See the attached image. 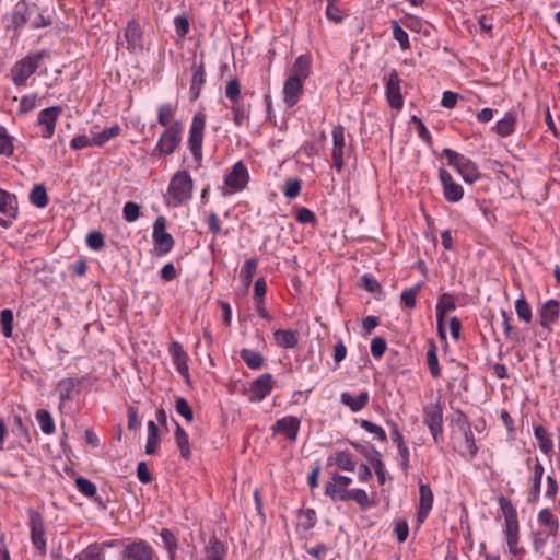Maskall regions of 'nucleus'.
<instances>
[{"label": "nucleus", "instance_id": "32", "mask_svg": "<svg viewBox=\"0 0 560 560\" xmlns=\"http://www.w3.org/2000/svg\"><path fill=\"white\" fill-rule=\"evenodd\" d=\"M534 436L538 441L539 448L545 455H549L552 453L553 441L551 439L550 433L544 425L534 427Z\"/></svg>", "mask_w": 560, "mask_h": 560}, {"label": "nucleus", "instance_id": "19", "mask_svg": "<svg viewBox=\"0 0 560 560\" xmlns=\"http://www.w3.org/2000/svg\"><path fill=\"white\" fill-rule=\"evenodd\" d=\"M125 38L127 49L130 52L138 54L143 50V32L138 21L131 20L128 22L125 30Z\"/></svg>", "mask_w": 560, "mask_h": 560}, {"label": "nucleus", "instance_id": "42", "mask_svg": "<svg viewBox=\"0 0 560 560\" xmlns=\"http://www.w3.org/2000/svg\"><path fill=\"white\" fill-rule=\"evenodd\" d=\"M30 201L37 208H45L48 205V195L43 184L35 185L30 192Z\"/></svg>", "mask_w": 560, "mask_h": 560}, {"label": "nucleus", "instance_id": "62", "mask_svg": "<svg viewBox=\"0 0 560 560\" xmlns=\"http://www.w3.org/2000/svg\"><path fill=\"white\" fill-rule=\"evenodd\" d=\"M387 349L386 340L383 337H374L371 341V354L375 359H381Z\"/></svg>", "mask_w": 560, "mask_h": 560}, {"label": "nucleus", "instance_id": "30", "mask_svg": "<svg viewBox=\"0 0 560 560\" xmlns=\"http://www.w3.org/2000/svg\"><path fill=\"white\" fill-rule=\"evenodd\" d=\"M178 109L177 102L172 103H163L158 107V122L165 129L172 127V124L174 122L173 119L176 115V112Z\"/></svg>", "mask_w": 560, "mask_h": 560}, {"label": "nucleus", "instance_id": "53", "mask_svg": "<svg viewBox=\"0 0 560 560\" xmlns=\"http://www.w3.org/2000/svg\"><path fill=\"white\" fill-rule=\"evenodd\" d=\"M295 219L301 224H310L312 226L317 224V218L314 211L305 207H295Z\"/></svg>", "mask_w": 560, "mask_h": 560}, {"label": "nucleus", "instance_id": "17", "mask_svg": "<svg viewBox=\"0 0 560 560\" xmlns=\"http://www.w3.org/2000/svg\"><path fill=\"white\" fill-rule=\"evenodd\" d=\"M249 179L247 167L242 161L236 162L231 171L224 176V184L233 189L240 191L245 188Z\"/></svg>", "mask_w": 560, "mask_h": 560}, {"label": "nucleus", "instance_id": "51", "mask_svg": "<svg viewBox=\"0 0 560 560\" xmlns=\"http://www.w3.org/2000/svg\"><path fill=\"white\" fill-rule=\"evenodd\" d=\"M77 489L85 497L93 498L95 501L97 500L96 494V486L89 479L84 477H78L75 479Z\"/></svg>", "mask_w": 560, "mask_h": 560}, {"label": "nucleus", "instance_id": "33", "mask_svg": "<svg viewBox=\"0 0 560 560\" xmlns=\"http://www.w3.org/2000/svg\"><path fill=\"white\" fill-rule=\"evenodd\" d=\"M457 298L451 293H442L438 298V303L435 306L436 310V318H444L448 312H452L456 308Z\"/></svg>", "mask_w": 560, "mask_h": 560}, {"label": "nucleus", "instance_id": "15", "mask_svg": "<svg viewBox=\"0 0 560 560\" xmlns=\"http://www.w3.org/2000/svg\"><path fill=\"white\" fill-rule=\"evenodd\" d=\"M331 138H332V151H331V159L334 166L338 172H341L345 166V128L341 125H337L332 128L331 131Z\"/></svg>", "mask_w": 560, "mask_h": 560}, {"label": "nucleus", "instance_id": "20", "mask_svg": "<svg viewBox=\"0 0 560 560\" xmlns=\"http://www.w3.org/2000/svg\"><path fill=\"white\" fill-rule=\"evenodd\" d=\"M560 303L557 300L550 299L541 304L538 310L539 324L542 328L550 329L559 319Z\"/></svg>", "mask_w": 560, "mask_h": 560}, {"label": "nucleus", "instance_id": "38", "mask_svg": "<svg viewBox=\"0 0 560 560\" xmlns=\"http://www.w3.org/2000/svg\"><path fill=\"white\" fill-rule=\"evenodd\" d=\"M425 362L430 370V373L433 378H438L441 376V368L439 364L438 358V348L433 341H430L429 349L425 354Z\"/></svg>", "mask_w": 560, "mask_h": 560}, {"label": "nucleus", "instance_id": "11", "mask_svg": "<svg viewBox=\"0 0 560 560\" xmlns=\"http://www.w3.org/2000/svg\"><path fill=\"white\" fill-rule=\"evenodd\" d=\"M401 79L397 70L392 69L386 77L385 96L388 105L394 109H401L404 106V97L401 94Z\"/></svg>", "mask_w": 560, "mask_h": 560}, {"label": "nucleus", "instance_id": "12", "mask_svg": "<svg viewBox=\"0 0 560 560\" xmlns=\"http://www.w3.org/2000/svg\"><path fill=\"white\" fill-rule=\"evenodd\" d=\"M526 466L532 475L528 477V481L532 485L529 501L537 502L540 498L541 481L545 474V467L538 458L533 459L528 457L526 459Z\"/></svg>", "mask_w": 560, "mask_h": 560}, {"label": "nucleus", "instance_id": "1", "mask_svg": "<svg viewBox=\"0 0 560 560\" xmlns=\"http://www.w3.org/2000/svg\"><path fill=\"white\" fill-rule=\"evenodd\" d=\"M499 506L504 516L502 533L508 546V553L512 557L522 556L525 550L520 546L521 526L516 508L506 497L499 498Z\"/></svg>", "mask_w": 560, "mask_h": 560}, {"label": "nucleus", "instance_id": "41", "mask_svg": "<svg viewBox=\"0 0 560 560\" xmlns=\"http://www.w3.org/2000/svg\"><path fill=\"white\" fill-rule=\"evenodd\" d=\"M301 421L298 417L288 416L282 418V434H284L290 441L296 440Z\"/></svg>", "mask_w": 560, "mask_h": 560}, {"label": "nucleus", "instance_id": "26", "mask_svg": "<svg viewBox=\"0 0 560 560\" xmlns=\"http://www.w3.org/2000/svg\"><path fill=\"white\" fill-rule=\"evenodd\" d=\"M81 385V380L75 377H67L62 378L57 384V390L59 394V399L61 404L72 400L74 398V393L79 392L77 388Z\"/></svg>", "mask_w": 560, "mask_h": 560}, {"label": "nucleus", "instance_id": "18", "mask_svg": "<svg viewBox=\"0 0 560 560\" xmlns=\"http://www.w3.org/2000/svg\"><path fill=\"white\" fill-rule=\"evenodd\" d=\"M433 501H434V495H433L430 485L420 482L419 503H418V511H417V522H418L419 526L422 525L427 521V518L433 508Z\"/></svg>", "mask_w": 560, "mask_h": 560}, {"label": "nucleus", "instance_id": "35", "mask_svg": "<svg viewBox=\"0 0 560 560\" xmlns=\"http://www.w3.org/2000/svg\"><path fill=\"white\" fill-rule=\"evenodd\" d=\"M206 83V71L203 63H200L198 67L195 68L192 78H191V84H190V95L191 100L196 101L199 95L200 91Z\"/></svg>", "mask_w": 560, "mask_h": 560}, {"label": "nucleus", "instance_id": "24", "mask_svg": "<svg viewBox=\"0 0 560 560\" xmlns=\"http://www.w3.org/2000/svg\"><path fill=\"white\" fill-rule=\"evenodd\" d=\"M272 376L271 374H262L258 376L250 386V400L260 401L262 400L272 389Z\"/></svg>", "mask_w": 560, "mask_h": 560}, {"label": "nucleus", "instance_id": "34", "mask_svg": "<svg viewBox=\"0 0 560 560\" xmlns=\"http://www.w3.org/2000/svg\"><path fill=\"white\" fill-rule=\"evenodd\" d=\"M175 442L177 447L179 448L180 456L188 460L191 456L190 445H189V438L186 431L183 429V427L179 423H176L175 429Z\"/></svg>", "mask_w": 560, "mask_h": 560}, {"label": "nucleus", "instance_id": "8", "mask_svg": "<svg viewBox=\"0 0 560 560\" xmlns=\"http://www.w3.org/2000/svg\"><path fill=\"white\" fill-rule=\"evenodd\" d=\"M424 423L429 428L435 444H441L443 438V408L440 402L430 404L424 407Z\"/></svg>", "mask_w": 560, "mask_h": 560}, {"label": "nucleus", "instance_id": "21", "mask_svg": "<svg viewBox=\"0 0 560 560\" xmlns=\"http://www.w3.org/2000/svg\"><path fill=\"white\" fill-rule=\"evenodd\" d=\"M537 522L547 537L556 538L558 536L560 521L551 509H541L537 514Z\"/></svg>", "mask_w": 560, "mask_h": 560}, {"label": "nucleus", "instance_id": "4", "mask_svg": "<svg viewBox=\"0 0 560 560\" xmlns=\"http://www.w3.org/2000/svg\"><path fill=\"white\" fill-rule=\"evenodd\" d=\"M192 188L194 183L189 173L186 170L176 172L167 187L173 206L178 207L189 200L192 196Z\"/></svg>", "mask_w": 560, "mask_h": 560}, {"label": "nucleus", "instance_id": "23", "mask_svg": "<svg viewBox=\"0 0 560 560\" xmlns=\"http://www.w3.org/2000/svg\"><path fill=\"white\" fill-rule=\"evenodd\" d=\"M287 78L299 80L304 83L311 74V58L306 55H301L296 58L294 63L287 70Z\"/></svg>", "mask_w": 560, "mask_h": 560}, {"label": "nucleus", "instance_id": "61", "mask_svg": "<svg viewBox=\"0 0 560 560\" xmlns=\"http://www.w3.org/2000/svg\"><path fill=\"white\" fill-rule=\"evenodd\" d=\"M122 214L127 222H135L140 215V207L133 201H128L122 208Z\"/></svg>", "mask_w": 560, "mask_h": 560}, {"label": "nucleus", "instance_id": "52", "mask_svg": "<svg viewBox=\"0 0 560 560\" xmlns=\"http://www.w3.org/2000/svg\"><path fill=\"white\" fill-rule=\"evenodd\" d=\"M360 423V427L362 429H364L366 432L371 433V434H374L375 438L382 442V443H385L387 442V435H386V432L384 431V429L378 425V424H375L369 420H365V419H361L359 421Z\"/></svg>", "mask_w": 560, "mask_h": 560}, {"label": "nucleus", "instance_id": "39", "mask_svg": "<svg viewBox=\"0 0 560 560\" xmlns=\"http://www.w3.org/2000/svg\"><path fill=\"white\" fill-rule=\"evenodd\" d=\"M423 285H424V282L420 281L417 284H415L408 289H405L400 294L401 304H404V306L407 308H410V310L415 308L416 304H417V295L419 294V292L421 291Z\"/></svg>", "mask_w": 560, "mask_h": 560}, {"label": "nucleus", "instance_id": "37", "mask_svg": "<svg viewBox=\"0 0 560 560\" xmlns=\"http://www.w3.org/2000/svg\"><path fill=\"white\" fill-rule=\"evenodd\" d=\"M464 450L460 451V456L466 460H472L478 453V446L470 428L464 430Z\"/></svg>", "mask_w": 560, "mask_h": 560}, {"label": "nucleus", "instance_id": "63", "mask_svg": "<svg viewBox=\"0 0 560 560\" xmlns=\"http://www.w3.org/2000/svg\"><path fill=\"white\" fill-rule=\"evenodd\" d=\"M176 411L182 417H184L188 422L194 420V412L188 401L184 397H178L176 399Z\"/></svg>", "mask_w": 560, "mask_h": 560}, {"label": "nucleus", "instance_id": "16", "mask_svg": "<svg viewBox=\"0 0 560 560\" xmlns=\"http://www.w3.org/2000/svg\"><path fill=\"white\" fill-rule=\"evenodd\" d=\"M121 555L124 560H152L154 550L148 541L139 539L127 544Z\"/></svg>", "mask_w": 560, "mask_h": 560}, {"label": "nucleus", "instance_id": "56", "mask_svg": "<svg viewBox=\"0 0 560 560\" xmlns=\"http://www.w3.org/2000/svg\"><path fill=\"white\" fill-rule=\"evenodd\" d=\"M225 96L231 101V103L243 101L241 97V84L237 78H233L228 82Z\"/></svg>", "mask_w": 560, "mask_h": 560}, {"label": "nucleus", "instance_id": "43", "mask_svg": "<svg viewBox=\"0 0 560 560\" xmlns=\"http://www.w3.org/2000/svg\"><path fill=\"white\" fill-rule=\"evenodd\" d=\"M240 357L246 363V365L253 370L260 369L264 364L262 355L255 350L243 349L240 352Z\"/></svg>", "mask_w": 560, "mask_h": 560}, {"label": "nucleus", "instance_id": "6", "mask_svg": "<svg viewBox=\"0 0 560 560\" xmlns=\"http://www.w3.org/2000/svg\"><path fill=\"white\" fill-rule=\"evenodd\" d=\"M182 132L183 122L180 120H175L172 124V127L163 130L154 151H156L159 155L173 154L180 144Z\"/></svg>", "mask_w": 560, "mask_h": 560}, {"label": "nucleus", "instance_id": "59", "mask_svg": "<svg viewBox=\"0 0 560 560\" xmlns=\"http://www.w3.org/2000/svg\"><path fill=\"white\" fill-rule=\"evenodd\" d=\"M302 187L300 178H289L285 182L283 194L287 198L293 199L299 196Z\"/></svg>", "mask_w": 560, "mask_h": 560}, {"label": "nucleus", "instance_id": "5", "mask_svg": "<svg viewBox=\"0 0 560 560\" xmlns=\"http://www.w3.org/2000/svg\"><path fill=\"white\" fill-rule=\"evenodd\" d=\"M206 128V114L202 112L196 113L192 117L189 137L188 148L194 156V160L200 164L202 161V143Z\"/></svg>", "mask_w": 560, "mask_h": 560}, {"label": "nucleus", "instance_id": "2", "mask_svg": "<svg viewBox=\"0 0 560 560\" xmlns=\"http://www.w3.org/2000/svg\"><path fill=\"white\" fill-rule=\"evenodd\" d=\"M49 56L50 55L47 50H39L30 52L24 58L15 62L11 70L13 83L16 86L25 85L28 78L36 72L40 63L45 59L49 58Z\"/></svg>", "mask_w": 560, "mask_h": 560}, {"label": "nucleus", "instance_id": "9", "mask_svg": "<svg viewBox=\"0 0 560 560\" xmlns=\"http://www.w3.org/2000/svg\"><path fill=\"white\" fill-rule=\"evenodd\" d=\"M38 12V5L28 0H20L13 9L11 23L8 30H13L16 33L32 21V16Z\"/></svg>", "mask_w": 560, "mask_h": 560}, {"label": "nucleus", "instance_id": "44", "mask_svg": "<svg viewBox=\"0 0 560 560\" xmlns=\"http://www.w3.org/2000/svg\"><path fill=\"white\" fill-rule=\"evenodd\" d=\"M160 443L159 429L154 421L148 422V440L145 445V453L152 455L155 453Z\"/></svg>", "mask_w": 560, "mask_h": 560}, {"label": "nucleus", "instance_id": "60", "mask_svg": "<svg viewBox=\"0 0 560 560\" xmlns=\"http://www.w3.org/2000/svg\"><path fill=\"white\" fill-rule=\"evenodd\" d=\"M86 245L93 250H101L105 246L104 235L98 231H92L86 236Z\"/></svg>", "mask_w": 560, "mask_h": 560}, {"label": "nucleus", "instance_id": "58", "mask_svg": "<svg viewBox=\"0 0 560 560\" xmlns=\"http://www.w3.org/2000/svg\"><path fill=\"white\" fill-rule=\"evenodd\" d=\"M120 132V127L119 125H114L105 130H103L102 132L97 133L95 137V145H102L104 144L105 142H107L108 140H110L112 138H115L119 135Z\"/></svg>", "mask_w": 560, "mask_h": 560}, {"label": "nucleus", "instance_id": "13", "mask_svg": "<svg viewBox=\"0 0 560 560\" xmlns=\"http://www.w3.org/2000/svg\"><path fill=\"white\" fill-rule=\"evenodd\" d=\"M439 177L443 187V196L448 202H458L464 197V188L454 180L453 176L445 168H440Z\"/></svg>", "mask_w": 560, "mask_h": 560}, {"label": "nucleus", "instance_id": "54", "mask_svg": "<svg viewBox=\"0 0 560 560\" xmlns=\"http://www.w3.org/2000/svg\"><path fill=\"white\" fill-rule=\"evenodd\" d=\"M0 325L2 334L8 338L11 337L13 330V312L11 310L4 308L1 311Z\"/></svg>", "mask_w": 560, "mask_h": 560}, {"label": "nucleus", "instance_id": "25", "mask_svg": "<svg viewBox=\"0 0 560 560\" xmlns=\"http://www.w3.org/2000/svg\"><path fill=\"white\" fill-rule=\"evenodd\" d=\"M283 101L288 107H293L303 95V83L299 80L287 78L282 86Z\"/></svg>", "mask_w": 560, "mask_h": 560}, {"label": "nucleus", "instance_id": "14", "mask_svg": "<svg viewBox=\"0 0 560 560\" xmlns=\"http://www.w3.org/2000/svg\"><path fill=\"white\" fill-rule=\"evenodd\" d=\"M61 112L62 108L60 106H51L38 113L37 125L43 128L42 137L44 139H50L54 136L57 120Z\"/></svg>", "mask_w": 560, "mask_h": 560}, {"label": "nucleus", "instance_id": "64", "mask_svg": "<svg viewBox=\"0 0 560 560\" xmlns=\"http://www.w3.org/2000/svg\"><path fill=\"white\" fill-rule=\"evenodd\" d=\"M394 535L398 542H404L408 538L409 535V526L408 523L404 520H398L394 522Z\"/></svg>", "mask_w": 560, "mask_h": 560}, {"label": "nucleus", "instance_id": "48", "mask_svg": "<svg viewBox=\"0 0 560 560\" xmlns=\"http://www.w3.org/2000/svg\"><path fill=\"white\" fill-rule=\"evenodd\" d=\"M393 30V37L399 43L402 50L410 49L409 35L395 20L390 22Z\"/></svg>", "mask_w": 560, "mask_h": 560}, {"label": "nucleus", "instance_id": "29", "mask_svg": "<svg viewBox=\"0 0 560 560\" xmlns=\"http://www.w3.org/2000/svg\"><path fill=\"white\" fill-rule=\"evenodd\" d=\"M226 555V547L217 536H211L208 544L205 546L203 560H224Z\"/></svg>", "mask_w": 560, "mask_h": 560}, {"label": "nucleus", "instance_id": "49", "mask_svg": "<svg viewBox=\"0 0 560 560\" xmlns=\"http://www.w3.org/2000/svg\"><path fill=\"white\" fill-rule=\"evenodd\" d=\"M257 270V260L248 259L241 269L240 277L245 287H249Z\"/></svg>", "mask_w": 560, "mask_h": 560}, {"label": "nucleus", "instance_id": "10", "mask_svg": "<svg viewBox=\"0 0 560 560\" xmlns=\"http://www.w3.org/2000/svg\"><path fill=\"white\" fill-rule=\"evenodd\" d=\"M152 238L156 256H163L173 248L174 238L166 232V220L164 217H159L153 223Z\"/></svg>", "mask_w": 560, "mask_h": 560}, {"label": "nucleus", "instance_id": "47", "mask_svg": "<svg viewBox=\"0 0 560 560\" xmlns=\"http://www.w3.org/2000/svg\"><path fill=\"white\" fill-rule=\"evenodd\" d=\"M14 138L10 136L2 125H0V155L11 156L14 153Z\"/></svg>", "mask_w": 560, "mask_h": 560}, {"label": "nucleus", "instance_id": "27", "mask_svg": "<svg viewBox=\"0 0 560 560\" xmlns=\"http://www.w3.org/2000/svg\"><path fill=\"white\" fill-rule=\"evenodd\" d=\"M0 212L14 220L19 214L16 196L4 189H0Z\"/></svg>", "mask_w": 560, "mask_h": 560}, {"label": "nucleus", "instance_id": "7", "mask_svg": "<svg viewBox=\"0 0 560 560\" xmlns=\"http://www.w3.org/2000/svg\"><path fill=\"white\" fill-rule=\"evenodd\" d=\"M27 514L32 545L39 556H44L46 555L47 551L44 518L39 512L34 511L32 509L27 511Z\"/></svg>", "mask_w": 560, "mask_h": 560}, {"label": "nucleus", "instance_id": "50", "mask_svg": "<svg viewBox=\"0 0 560 560\" xmlns=\"http://www.w3.org/2000/svg\"><path fill=\"white\" fill-rule=\"evenodd\" d=\"M411 122L416 126L417 128V133H418V137L430 148L432 147L433 144V139H432V136H431V132L429 131V129L427 128V126L424 125V122L422 121L421 118H419L418 116L413 115L411 116Z\"/></svg>", "mask_w": 560, "mask_h": 560}, {"label": "nucleus", "instance_id": "28", "mask_svg": "<svg viewBox=\"0 0 560 560\" xmlns=\"http://www.w3.org/2000/svg\"><path fill=\"white\" fill-rule=\"evenodd\" d=\"M517 116L514 110H509L503 118L497 121L494 131L502 138L512 136L515 132Z\"/></svg>", "mask_w": 560, "mask_h": 560}, {"label": "nucleus", "instance_id": "40", "mask_svg": "<svg viewBox=\"0 0 560 560\" xmlns=\"http://www.w3.org/2000/svg\"><path fill=\"white\" fill-rule=\"evenodd\" d=\"M366 458L372 464V466L375 470L378 483L381 486H383L386 481V478H385V467L382 462L381 453L376 448L371 447V456L366 455Z\"/></svg>", "mask_w": 560, "mask_h": 560}, {"label": "nucleus", "instance_id": "36", "mask_svg": "<svg viewBox=\"0 0 560 560\" xmlns=\"http://www.w3.org/2000/svg\"><path fill=\"white\" fill-rule=\"evenodd\" d=\"M231 110L233 112V121L237 127H242L249 119L250 105L244 101L232 103Z\"/></svg>", "mask_w": 560, "mask_h": 560}, {"label": "nucleus", "instance_id": "45", "mask_svg": "<svg viewBox=\"0 0 560 560\" xmlns=\"http://www.w3.org/2000/svg\"><path fill=\"white\" fill-rule=\"evenodd\" d=\"M35 417L43 433L51 434L55 432V423L52 417L47 410L38 409Z\"/></svg>", "mask_w": 560, "mask_h": 560}, {"label": "nucleus", "instance_id": "3", "mask_svg": "<svg viewBox=\"0 0 560 560\" xmlns=\"http://www.w3.org/2000/svg\"><path fill=\"white\" fill-rule=\"evenodd\" d=\"M442 154L447 160V164L454 167L466 183L474 184L480 178L476 163L469 158L450 148H445Z\"/></svg>", "mask_w": 560, "mask_h": 560}, {"label": "nucleus", "instance_id": "46", "mask_svg": "<svg viewBox=\"0 0 560 560\" xmlns=\"http://www.w3.org/2000/svg\"><path fill=\"white\" fill-rule=\"evenodd\" d=\"M515 311L520 320L529 324L533 318L532 307L524 295H521L515 302Z\"/></svg>", "mask_w": 560, "mask_h": 560}, {"label": "nucleus", "instance_id": "22", "mask_svg": "<svg viewBox=\"0 0 560 560\" xmlns=\"http://www.w3.org/2000/svg\"><path fill=\"white\" fill-rule=\"evenodd\" d=\"M370 401V393L361 390L358 394L351 392H342L340 394V402L348 407L352 412H359L364 409Z\"/></svg>", "mask_w": 560, "mask_h": 560}, {"label": "nucleus", "instance_id": "31", "mask_svg": "<svg viewBox=\"0 0 560 560\" xmlns=\"http://www.w3.org/2000/svg\"><path fill=\"white\" fill-rule=\"evenodd\" d=\"M329 464H336L338 468L346 471H354L355 462L349 451H338L332 456L328 457Z\"/></svg>", "mask_w": 560, "mask_h": 560}, {"label": "nucleus", "instance_id": "55", "mask_svg": "<svg viewBox=\"0 0 560 560\" xmlns=\"http://www.w3.org/2000/svg\"><path fill=\"white\" fill-rule=\"evenodd\" d=\"M347 493H349L348 489L339 488L336 483L327 482L325 485V494L330 497L334 501H348Z\"/></svg>", "mask_w": 560, "mask_h": 560}, {"label": "nucleus", "instance_id": "57", "mask_svg": "<svg viewBox=\"0 0 560 560\" xmlns=\"http://www.w3.org/2000/svg\"><path fill=\"white\" fill-rule=\"evenodd\" d=\"M347 494L348 501L353 500L362 508H369L372 505L366 491L363 489H351Z\"/></svg>", "mask_w": 560, "mask_h": 560}]
</instances>
